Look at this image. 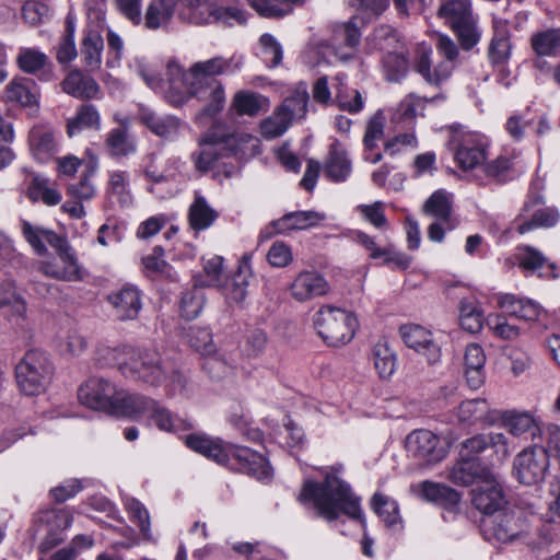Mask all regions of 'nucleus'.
Returning <instances> with one entry per match:
<instances>
[{"label": "nucleus", "mask_w": 560, "mask_h": 560, "mask_svg": "<svg viewBox=\"0 0 560 560\" xmlns=\"http://www.w3.org/2000/svg\"><path fill=\"white\" fill-rule=\"evenodd\" d=\"M55 368L50 355L39 349L27 351L15 366V378L22 393L39 395L51 383Z\"/></svg>", "instance_id": "obj_5"}, {"label": "nucleus", "mask_w": 560, "mask_h": 560, "mask_svg": "<svg viewBox=\"0 0 560 560\" xmlns=\"http://www.w3.org/2000/svg\"><path fill=\"white\" fill-rule=\"evenodd\" d=\"M73 516L67 509H51L40 511L35 524L37 530L43 534L39 545L40 552H48L65 539L63 533L72 524Z\"/></svg>", "instance_id": "obj_12"}, {"label": "nucleus", "mask_w": 560, "mask_h": 560, "mask_svg": "<svg viewBox=\"0 0 560 560\" xmlns=\"http://www.w3.org/2000/svg\"><path fill=\"white\" fill-rule=\"evenodd\" d=\"M61 89L73 97L86 100L95 97L100 91L97 82L80 69H73L67 74L61 82Z\"/></svg>", "instance_id": "obj_36"}, {"label": "nucleus", "mask_w": 560, "mask_h": 560, "mask_svg": "<svg viewBox=\"0 0 560 560\" xmlns=\"http://www.w3.org/2000/svg\"><path fill=\"white\" fill-rule=\"evenodd\" d=\"M501 421L514 438L529 435L532 441L542 438V422L532 411L506 410L502 413Z\"/></svg>", "instance_id": "obj_25"}, {"label": "nucleus", "mask_w": 560, "mask_h": 560, "mask_svg": "<svg viewBox=\"0 0 560 560\" xmlns=\"http://www.w3.org/2000/svg\"><path fill=\"white\" fill-rule=\"evenodd\" d=\"M231 463L228 466L237 468L258 480H268L271 478L272 469L267 459L259 454L245 446L231 445L230 447Z\"/></svg>", "instance_id": "obj_21"}, {"label": "nucleus", "mask_w": 560, "mask_h": 560, "mask_svg": "<svg viewBox=\"0 0 560 560\" xmlns=\"http://www.w3.org/2000/svg\"><path fill=\"white\" fill-rule=\"evenodd\" d=\"M261 58L266 65L273 68L281 63L283 51L280 43L271 34H262L259 38Z\"/></svg>", "instance_id": "obj_62"}, {"label": "nucleus", "mask_w": 560, "mask_h": 560, "mask_svg": "<svg viewBox=\"0 0 560 560\" xmlns=\"http://www.w3.org/2000/svg\"><path fill=\"white\" fill-rule=\"evenodd\" d=\"M511 54V43L509 32L504 25L501 27L498 23L494 26V35L489 46V58L492 63H504Z\"/></svg>", "instance_id": "obj_53"}, {"label": "nucleus", "mask_w": 560, "mask_h": 560, "mask_svg": "<svg viewBox=\"0 0 560 560\" xmlns=\"http://www.w3.org/2000/svg\"><path fill=\"white\" fill-rule=\"evenodd\" d=\"M149 412H151V418L156 427L166 432L187 431L192 427L188 420L173 415L167 408L159 405L155 400Z\"/></svg>", "instance_id": "obj_48"}, {"label": "nucleus", "mask_w": 560, "mask_h": 560, "mask_svg": "<svg viewBox=\"0 0 560 560\" xmlns=\"http://www.w3.org/2000/svg\"><path fill=\"white\" fill-rule=\"evenodd\" d=\"M405 446L410 456L425 464H436L447 455V447L441 439L424 429L409 433Z\"/></svg>", "instance_id": "obj_16"}, {"label": "nucleus", "mask_w": 560, "mask_h": 560, "mask_svg": "<svg viewBox=\"0 0 560 560\" xmlns=\"http://www.w3.org/2000/svg\"><path fill=\"white\" fill-rule=\"evenodd\" d=\"M187 447L220 465H229L231 444H223L219 439H211L205 434L192 433L186 436Z\"/></svg>", "instance_id": "obj_29"}, {"label": "nucleus", "mask_w": 560, "mask_h": 560, "mask_svg": "<svg viewBox=\"0 0 560 560\" xmlns=\"http://www.w3.org/2000/svg\"><path fill=\"white\" fill-rule=\"evenodd\" d=\"M530 44L536 55L557 56L560 54V30L534 34Z\"/></svg>", "instance_id": "obj_55"}, {"label": "nucleus", "mask_w": 560, "mask_h": 560, "mask_svg": "<svg viewBox=\"0 0 560 560\" xmlns=\"http://www.w3.org/2000/svg\"><path fill=\"white\" fill-rule=\"evenodd\" d=\"M376 44L384 52L383 69L387 81L398 82L408 71V58L404 44L390 26H381L374 33Z\"/></svg>", "instance_id": "obj_7"}, {"label": "nucleus", "mask_w": 560, "mask_h": 560, "mask_svg": "<svg viewBox=\"0 0 560 560\" xmlns=\"http://www.w3.org/2000/svg\"><path fill=\"white\" fill-rule=\"evenodd\" d=\"M497 302L506 315L524 322H538L542 314V308L538 303L511 293L498 295Z\"/></svg>", "instance_id": "obj_30"}, {"label": "nucleus", "mask_w": 560, "mask_h": 560, "mask_svg": "<svg viewBox=\"0 0 560 560\" xmlns=\"http://www.w3.org/2000/svg\"><path fill=\"white\" fill-rule=\"evenodd\" d=\"M205 304V296L201 290L194 289L187 291L180 299V313L182 316L188 320L196 318Z\"/></svg>", "instance_id": "obj_64"}, {"label": "nucleus", "mask_w": 560, "mask_h": 560, "mask_svg": "<svg viewBox=\"0 0 560 560\" xmlns=\"http://www.w3.org/2000/svg\"><path fill=\"white\" fill-rule=\"evenodd\" d=\"M374 368L382 378L389 377L395 371L396 358L386 342L378 341L372 350Z\"/></svg>", "instance_id": "obj_57"}, {"label": "nucleus", "mask_w": 560, "mask_h": 560, "mask_svg": "<svg viewBox=\"0 0 560 560\" xmlns=\"http://www.w3.org/2000/svg\"><path fill=\"white\" fill-rule=\"evenodd\" d=\"M471 503L485 514H492L505 504L503 489L493 474L477 482L471 490Z\"/></svg>", "instance_id": "obj_20"}, {"label": "nucleus", "mask_w": 560, "mask_h": 560, "mask_svg": "<svg viewBox=\"0 0 560 560\" xmlns=\"http://www.w3.org/2000/svg\"><path fill=\"white\" fill-rule=\"evenodd\" d=\"M243 66V59L232 56L225 58L215 56L213 58L195 62L184 75V85L194 83L195 86L209 83V81H219L217 77L233 73Z\"/></svg>", "instance_id": "obj_15"}, {"label": "nucleus", "mask_w": 560, "mask_h": 560, "mask_svg": "<svg viewBox=\"0 0 560 560\" xmlns=\"http://www.w3.org/2000/svg\"><path fill=\"white\" fill-rule=\"evenodd\" d=\"M104 48L103 37L95 31H88L84 34L81 46V55L85 67L91 70H97L102 63V51Z\"/></svg>", "instance_id": "obj_44"}, {"label": "nucleus", "mask_w": 560, "mask_h": 560, "mask_svg": "<svg viewBox=\"0 0 560 560\" xmlns=\"http://www.w3.org/2000/svg\"><path fill=\"white\" fill-rule=\"evenodd\" d=\"M422 212L435 220L428 228V237L433 242H442L445 232L454 230L458 224L453 213V195L444 189L434 191L425 200Z\"/></svg>", "instance_id": "obj_8"}, {"label": "nucleus", "mask_w": 560, "mask_h": 560, "mask_svg": "<svg viewBox=\"0 0 560 560\" xmlns=\"http://www.w3.org/2000/svg\"><path fill=\"white\" fill-rule=\"evenodd\" d=\"M492 472L478 459L462 458L453 465L448 472V479L457 486H469L475 481L487 478Z\"/></svg>", "instance_id": "obj_34"}, {"label": "nucleus", "mask_w": 560, "mask_h": 560, "mask_svg": "<svg viewBox=\"0 0 560 560\" xmlns=\"http://www.w3.org/2000/svg\"><path fill=\"white\" fill-rule=\"evenodd\" d=\"M26 196L33 201H43L46 206H56L61 201V194L49 185L47 178L34 176L26 189Z\"/></svg>", "instance_id": "obj_47"}, {"label": "nucleus", "mask_w": 560, "mask_h": 560, "mask_svg": "<svg viewBox=\"0 0 560 560\" xmlns=\"http://www.w3.org/2000/svg\"><path fill=\"white\" fill-rule=\"evenodd\" d=\"M308 103V93L305 88L296 90L287 97L278 108L290 122L301 119L306 115Z\"/></svg>", "instance_id": "obj_56"}, {"label": "nucleus", "mask_w": 560, "mask_h": 560, "mask_svg": "<svg viewBox=\"0 0 560 560\" xmlns=\"http://www.w3.org/2000/svg\"><path fill=\"white\" fill-rule=\"evenodd\" d=\"M459 323L464 330L476 334L482 328V312L474 304L462 301L459 306Z\"/></svg>", "instance_id": "obj_60"}, {"label": "nucleus", "mask_w": 560, "mask_h": 560, "mask_svg": "<svg viewBox=\"0 0 560 560\" xmlns=\"http://www.w3.org/2000/svg\"><path fill=\"white\" fill-rule=\"evenodd\" d=\"M4 95L7 101L18 103L25 107L37 106L38 91L33 80L16 77L5 86Z\"/></svg>", "instance_id": "obj_39"}, {"label": "nucleus", "mask_w": 560, "mask_h": 560, "mask_svg": "<svg viewBox=\"0 0 560 560\" xmlns=\"http://www.w3.org/2000/svg\"><path fill=\"white\" fill-rule=\"evenodd\" d=\"M527 517L521 509H510L491 522L489 535L500 542H512L527 533Z\"/></svg>", "instance_id": "obj_18"}, {"label": "nucleus", "mask_w": 560, "mask_h": 560, "mask_svg": "<svg viewBox=\"0 0 560 560\" xmlns=\"http://www.w3.org/2000/svg\"><path fill=\"white\" fill-rule=\"evenodd\" d=\"M55 252L60 264L56 260L40 261L38 264V271L46 277L60 281H81L83 279L82 267L69 241L66 240Z\"/></svg>", "instance_id": "obj_14"}, {"label": "nucleus", "mask_w": 560, "mask_h": 560, "mask_svg": "<svg viewBox=\"0 0 560 560\" xmlns=\"http://www.w3.org/2000/svg\"><path fill=\"white\" fill-rule=\"evenodd\" d=\"M30 142L33 155L40 162L49 160L57 149L55 136L50 131H33L30 137Z\"/></svg>", "instance_id": "obj_54"}, {"label": "nucleus", "mask_w": 560, "mask_h": 560, "mask_svg": "<svg viewBox=\"0 0 560 560\" xmlns=\"http://www.w3.org/2000/svg\"><path fill=\"white\" fill-rule=\"evenodd\" d=\"M372 508L387 525H394L399 518L396 501L382 493H375L372 498Z\"/></svg>", "instance_id": "obj_59"}, {"label": "nucleus", "mask_w": 560, "mask_h": 560, "mask_svg": "<svg viewBox=\"0 0 560 560\" xmlns=\"http://www.w3.org/2000/svg\"><path fill=\"white\" fill-rule=\"evenodd\" d=\"M351 173V162L347 152L337 144L330 147L329 155L325 165V174L332 182H343Z\"/></svg>", "instance_id": "obj_43"}, {"label": "nucleus", "mask_w": 560, "mask_h": 560, "mask_svg": "<svg viewBox=\"0 0 560 560\" xmlns=\"http://www.w3.org/2000/svg\"><path fill=\"white\" fill-rule=\"evenodd\" d=\"M404 342L408 348L423 354L430 364L436 363L441 358V347L432 332L422 326L410 324L400 328Z\"/></svg>", "instance_id": "obj_23"}, {"label": "nucleus", "mask_w": 560, "mask_h": 560, "mask_svg": "<svg viewBox=\"0 0 560 560\" xmlns=\"http://www.w3.org/2000/svg\"><path fill=\"white\" fill-rule=\"evenodd\" d=\"M231 463L228 466L237 468L258 480H268L271 478L272 469L267 459L259 454L245 446L231 445L230 447Z\"/></svg>", "instance_id": "obj_22"}, {"label": "nucleus", "mask_w": 560, "mask_h": 560, "mask_svg": "<svg viewBox=\"0 0 560 560\" xmlns=\"http://www.w3.org/2000/svg\"><path fill=\"white\" fill-rule=\"evenodd\" d=\"M549 468L548 451L544 446L526 447L513 460V475L520 483L535 486L544 481Z\"/></svg>", "instance_id": "obj_9"}, {"label": "nucleus", "mask_w": 560, "mask_h": 560, "mask_svg": "<svg viewBox=\"0 0 560 560\" xmlns=\"http://www.w3.org/2000/svg\"><path fill=\"white\" fill-rule=\"evenodd\" d=\"M15 62L23 73H40L39 80L42 81H49L54 78L52 62L49 57L37 47H20Z\"/></svg>", "instance_id": "obj_28"}, {"label": "nucleus", "mask_w": 560, "mask_h": 560, "mask_svg": "<svg viewBox=\"0 0 560 560\" xmlns=\"http://www.w3.org/2000/svg\"><path fill=\"white\" fill-rule=\"evenodd\" d=\"M101 127V117L96 107L92 104H83L79 107L77 115L68 120L67 133L73 137L82 129L90 128L98 130Z\"/></svg>", "instance_id": "obj_45"}, {"label": "nucleus", "mask_w": 560, "mask_h": 560, "mask_svg": "<svg viewBox=\"0 0 560 560\" xmlns=\"http://www.w3.org/2000/svg\"><path fill=\"white\" fill-rule=\"evenodd\" d=\"M259 140L249 133H234L223 138L205 136L199 140V149L192 153L198 171L207 172L223 158L238 153L256 154L259 152Z\"/></svg>", "instance_id": "obj_2"}, {"label": "nucleus", "mask_w": 560, "mask_h": 560, "mask_svg": "<svg viewBox=\"0 0 560 560\" xmlns=\"http://www.w3.org/2000/svg\"><path fill=\"white\" fill-rule=\"evenodd\" d=\"M559 220V213L555 208H545L539 198L526 202L517 218L520 222L516 230L520 234L527 233L538 228H551Z\"/></svg>", "instance_id": "obj_24"}, {"label": "nucleus", "mask_w": 560, "mask_h": 560, "mask_svg": "<svg viewBox=\"0 0 560 560\" xmlns=\"http://www.w3.org/2000/svg\"><path fill=\"white\" fill-rule=\"evenodd\" d=\"M290 121L277 109L270 117L260 122V133L267 140L282 136L289 128Z\"/></svg>", "instance_id": "obj_61"}, {"label": "nucleus", "mask_w": 560, "mask_h": 560, "mask_svg": "<svg viewBox=\"0 0 560 560\" xmlns=\"http://www.w3.org/2000/svg\"><path fill=\"white\" fill-rule=\"evenodd\" d=\"M291 298L300 303L324 296L330 291L327 280L317 271L303 270L288 288Z\"/></svg>", "instance_id": "obj_19"}, {"label": "nucleus", "mask_w": 560, "mask_h": 560, "mask_svg": "<svg viewBox=\"0 0 560 560\" xmlns=\"http://www.w3.org/2000/svg\"><path fill=\"white\" fill-rule=\"evenodd\" d=\"M489 405L486 399H470L463 401L457 411L459 421L465 423H476L487 418Z\"/></svg>", "instance_id": "obj_58"}, {"label": "nucleus", "mask_w": 560, "mask_h": 560, "mask_svg": "<svg viewBox=\"0 0 560 560\" xmlns=\"http://www.w3.org/2000/svg\"><path fill=\"white\" fill-rule=\"evenodd\" d=\"M176 4H180L185 16L195 24H209L212 22L236 21L238 24L246 22L244 12L238 8H221L217 7L213 0H176Z\"/></svg>", "instance_id": "obj_11"}, {"label": "nucleus", "mask_w": 560, "mask_h": 560, "mask_svg": "<svg viewBox=\"0 0 560 560\" xmlns=\"http://www.w3.org/2000/svg\"><path fill=\"white\" fill-rule=\"evenodd\" d=\"M451 145L457 165L464 171L480 166L486 161L487 139L478 132L457 130L452 136Z\"/></svg>", "instance_id": "obj_10"}, {"label": "nucleus", "mask_w": 560, "mask_h": 560, "mask_svg": "<svg viewBox=\"0 0 560 560\" xmlns=\"http://www.w3.org/2000/svg\"><path fill=\"white\" fill-rule=\"evenodd\" d=\"M176 0H151L144 14V25L149 30L166 26L174 16Z\"/></svg>", "instance_id": "obj_40"}, {"label": "nucleus", "mask_w": 560, "mask_h": 560, "mask_svg": "<svg viewBox=\"0 0 560 560\" xmlns=\"http://www.w3.org/2000/svg\"><path fill=\"white\" fill-rule=\"evenodd\" d=\"M21 233L38 256L46 255L48 253V246L55 250L68 240L65 235H60L50 229L32 224L26 220H22L21 222Z\"/></svg>", "instance_id": "obj_27"}, {"label": "nucleus", "mask_w": 560, "mask_h": 560, "mask_svg": "<svg viewBox=\"0 0 560 560\" xmlns=\"http://www.w3.org/2000/svg\"><path fill=\"white\" fill-rule=\"evenodd\" d=\"M135 71L152 90L161 86L163 79L160 73V66L156 62L145 59H136L133 63Z\"/></svg>", "instance_id": "obj_63"}, {"label": "nucleus", "mask_w": 560, "mask_h": 560, "mask_svg": "<svg viewBox=\"0 0 560 560\" xmlns=\"http://www.w3.org/2000/svg\"><path fill=\"white\" fill-rule=\"evenodd\" d=\"M465 376L468 385L477 389L485 381L486 354L482 347L478 343H470L466 347L465 355Z\"/></svg>", "instance_id": "obj_37"}, {"label": "nucleus", "mask_w": 560, "mask_h": 560, "mask_svg": "<svg viewBox=\"0 0 560 560\" xmlns=\"http://www.w3.org/2000/svg\"><path fill=\"white\" fill-rule=\"evenodd\" d=\"M185 86L187 95L173 92L167 94V101L172 105L180 106L188 97H196L206 103L203 113L208 116H215L224 108L225 90L221 81H209V83L206 82V84H201V86H195L194 83H188Z\"/></svg>", "instance_id": "obj_13"}, {"label": "nucleus", "mask_w": 560, "mask_h": 560, "mask_svg": "<svg viewBox=\"0 0 560 560\" xmlns=\"http://www.w3.org/2000/svg\"><path fill=\"white\" fill-rule=\"evenodd\" d=\"M418 487L420 497L427 501L447 505H456L460 501L459 493L444 485L423 481Z\"/></svg>", "instance_id": "obj_49"}, {"label": "nucleus", "mask_w": 560, "mask_h": 560, "mask_svg": "<svg viewBox=\"0 0 560 560\" xmlns=\"http://www.w3.org/2000/svg\"><path fill=\"white\" fill-rule=\"evenodd\" d=\"M137 119L152 133L166 140L174 139L179 133L183 125L179 118L172 115L159 116L143 104L138 106Z\"/></svg>", "instance_id": "obj_26"}, {"label": "nucleus", "mask_w": 560, "mask_h": 560, "mask_svg": "<svg viewBox=\"0 0 560 560\" xmlns=\"http://www.w3.org/2000/svg\"><path fill=\"white\" fill-rule=\"evenodd\" d=\"M313 326L326 345L340 347L353 339L359 322L352 312L326 304L314 314Z\"/></svg>", "instance_id": "obj_4"}, {"label": "nucleus", "mask_w": 560, "mask_h": 560, "mask_svg": "<svg viewBox=\"0 0 560 560\" xmlns=\"http://www.w3.org/2000/svg\"><path fill=\"white\" fill-rule=\"evenodd\" d=\"M130 347V345H100L95 350V363L101 368L115 365L121 373L122 362L127 361V355L129 354Z\"/></svg>", "instance_id": "obj_50"}, {"label": "nucleus", "mask_w": 560, "mask_h": 560, "mask_svg": "<svg viewBox=\"0 0 560 560\" xmlns=\"http://www.w3.org/2000/svg\"><path fill=\"white\" fill-rule=\"evenodd\" d=\"M249 5L261 16L281 18L308 0H247Z\"/></svg>", "instance_id": "obj_41"}, {"label": "nucleus", "mask_w": 560, "mask_h": 560, "mask_svg": "<svg viewBox=\"0 0 560 560\" xmlns=\"http://www.w3.org/2000/svg\"><path fill=\"white\" fill-rule=\"evenodd\" d=\"M218 218V212L210 207L202 196H196L189 207L188 221L194 231H202L210 228Z\"/></svg>", "instance_id": "obj_42"}, {"label": "nucleus", "mask_w": 560, "mask_h": 560, "mask_svg": "<svg viewBox=\"0 0 560 560\" xmlns=\"http://www.w3.org/2000/svg\"><path fill=\"white\" fill-rule=\"evenodd\" d=\"M266 106L267 100L264 96L249 91H240L232 100V108L241 116H256Z\"/></svg>", "instance_id": "obj_51"}, {"label": "nucleus", "mask_w": 560, "mask_h": 560, "mask_svg": "<svg viewBox=\"0 0 560 560\" xmlns=\"http://www.w3.org/2000/svg\"><path fill=\"white\" fill-rule=\"evenodd\" d=\"M117 390L110 382L104 378L91 377L79 387L78 398L82 405L93 410L110 412Z\"/></svg>", "instance_id": "obj_17"}, {"label": "nucleus", "mask_w": 560, "mask_h": 560, "mask_svg": "<svg viewBox=\"0 0 560 560\" xmlns=\"http://www.w3.org/2000/svg\"><path fill=\"white\" fill-rule=\"evenodd\" d=\"M438 15L451 27L474 16L469 0H446L440 5Z\"/></svg>", "instance_id": "obj_52"}, {"label": "nucleus", "mask_w": 560, "mask_h": 560, "mask_svg": "<svg viewBox=\"0 0 560 560\" xmlns=\"http://www.w3.org/2000/svg\"><path fill=\"white\" fill-rule=\"evenodd\" d=\"M105 194L109 201L117 202L121 207L131 205L132 194L129 173L124 170L109 171Z\"/></svg>", "instance_id": "obj_38"}, {"label": "nucleus", "mask_w": 560, "mask_h": 560, "mask_svg": "<svg viewBox=\"0 0 560 560\" xmlns=\"http://www.w3.org/2000/svg\"><path fill=\"white\" fill-rule=\"evenodd\" d=\"M336 468L325 469L323 482L307 480L299 494V501L313 508L326 521H335L341 514L361 518L359 499L353 495L348 483L336 475Z\"/></svg>", "instance_id": "obj_1"}, {"label": "nucleus", "mask_w": 560, "mask_h": 560, "mask_svg": "<svg viewBox=\"0 0 560 560\" xmlns=\"http://www.w3.org/2000/svg\"><path fill=\"white\" fill-rule=\"evenodd\" d=\"M360 31L352 21L336 24L332 28L330 39L335 55L343 61L352 58L354 48L360 42Z\"/></svg>", "instance_id": "obj_32"}, {"label": "nucleus", "mask_w": 560, "mask_h": 560, "mask_svg": "<svg viewBox=\"0 0 560 560\" xmlns=\"http://www.w3.org/2000/svg\"><path fill=\"white\" fill-rule=\"evenodd\" d=\"M121 374L132 381L158 387L166 382L170 364L155 348L131 346L127 361L122 362Z\"/></svg>", "instance_id": "obj_3"}, {"label": "nucleus", "mask_w": 560, "mask_h": 560, "mask_svg": "<svg viewBox=\"0 0 560 560\" xmlns=\"http://www.w3.org/2000/svg\"><path fill=\"white\" fill-rule=\"evenodd\" d=\"M436 50L444 59L432 67V50L425 45H420L417 49L415 67L416 71L427 83L440 88L453 73L455 61L458 57V48L448 36L439 35Z\"/></svg>", "instance_id": "obj_6"}, {"label": "nucleus", "mask_w": 560, "mask_h": 560, "mask_svg": "<svg viewBox=\"0 0 560 560\" xmlns=\"http://www.w3.org/2000/svg\"><path fill=\"white\" fill-rule=\"evenodd\" d=\"M108 302L119 320H133L142 307L141 294L135 285H125L117 292L108 295Z\"/></svg>", "instance_id": "obj_31"}, {"label": "nucleus", "mask_w": 560, "mask_h": 560, "mask_svg": "<svg viewBox=\"0 0 560 560\" xmlns=\"http://www.w3.org/2000/svg\"><path fill=\"white\" fill-rule=\"evenodd\" d=\"M105 148L113 158L128 156L137 150L136 142L125 128L112 129L106 136Z\"/></svg>", "instance_id": "obj_46"}, {"label": "nucleus", "mask_w": 560, "mask_h": 560, "mask_svg": "<svg viewBox=\"0 0 560 560\" xmlns=\"http://www.w3.org/2000/svg\"><path fill=\"white\" fill-rule=\"evenodd\" d=\"M153 401V399L140 394L117 390L110 413H119L130 418L140 417L149 412Z\"/></svg>", "instance_id": "obj_35"}, {"label": "nucleus", "mask_w": 560, "mask_h": 560, "mask_svg": "<svg viewBox=\"0 0 560 560\" xmlns=\"http://www.w3.org/2000/svg\"><path fill=\"white\" fill-rule=\"evenodd\" d=\"M325 219L326 214L324 212L315 210L293 211L273 221L272 226L276 233L288 234L292 231L307 230L317 226Z\"/></svg>", "instance_id": "obj_33"}]
</instances>
